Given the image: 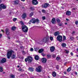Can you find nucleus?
<instances>
[{
	"mask_svg": "<svg viewBox=\"0 0 78 78\" xmlns=\"http://www.w3.org/2000/svg\"><path fill=\"white\" fill-rule=\"evenodd\" d=\"M15 52L12 50L7 52V58L8 59H10V57L11 56L12 53H14Z\"/></svg>",
	"mask_w": 78,
	"mask_h": 78,
	"instance_id": "nucleus-1",
	"label": "nucleus"
},
{
	"mask_svg": "<svg viewBox=\"0 0 78 78\" xmlns=\"http://www.w3.org/2000/svg\"><path fill=\"white\" fill-rule=\"evenodd\" d=\"M49 40V37L48 36H46L43 38L42 40V41L44 43H48Z\"/></svg>",
	"mask_w": 78,
	"mask_h": 78,
	"instance_id": "nucleus-2",
	"label": "nucleus"
},
{
	"mask_svg": "<svg viewBox=\"0 0 78 78\" xmlns=\"http://www.w3.org/2000/svg\"><path fill=\"white\" fill-rule=\"evenodd\" d=\"M24 33H27L28 30V28L26 26H23L21 27Z\"/></svg>",
	"mask_w": 78,
	"mask_h": 78,
	"instance_id": "nucleus-3",
	"label": "nucleus"
},
{
	"mask_svg": "<svg viewBox=\"0 0 78 78\" xmlns=\"http://www.w3.org/2000/svg\"><path fill=\"white\" fill-rule=\"evenodd\" d=\"M35 70L37 72H41L42 71V66H39L35 69Z\"/></svg>",
	"mask_w": 78,
	"mask_h": 78,
	"instance_id": "nucleus-4",
	"label": "nucleus"
},
{
	"mask_svg": "<svg viewBox=\"0 0 78 78\" xmlns=\"http://www.w3.org/2000/svg\"><path fill=\"white\" fill-rule=\"evenodd\" d=\"M57 39L59 42H62V36L61 35H58L57 37Z\"/></svg>",
	"mask_w": 78,
	"mask_h": 78,
	"instance_id": "nucleus-5",
	"label": "nucleus"
},
{
	"mask_svg": "<svg viewBox=\"0 0 78 78\" xmlns=\"http://www.w3.org/2000/svg\"><path fill=\"white\" fill-rule=\"evenodd\" d=\"M32 4L33 5H37L38 4V1L37 0H32Z\"/></svg>",
	"mask_w": 78,
	"mask_h": 78,
	"instance_id": "nucleus-6",
	"label": "nucleus"
},
{
	"mask_svg": "<svg viewBox=\"0 0 78 78\" xmlns=\"http://www.w3.org/2000/svg\"><path fill=\"white\" fill-rule=\"evenodd\" d=\"M49 5V4L48 3H45L44 4H43L42 5V8H47L48 6Z\"/></svg>",
	"mask_w": 78,
	"mask_h": 78,
	"instance_id": "nucleus-7",
	"label": "nucleus"
},
{
	"mask_svg": "<svg viewBox=\"0 0 78 78\" xmlns=\"http://www.w3.org/2000/svg\"><path fill=\"white\" fill-rule=\"evenodd\" d=\"M31 22L33 23H36V20L35 19L33 18L31 20L29 21L28 23H29V24H31Z\"/></svg>",
	"mask_w": 78,
	"mask_h": 78,
	"instance_id": "nucleus-8",
	"label": "nucleus"
},
{
	"mask_svg": "<svg viewBox=\"0 0 78 78\" xmlns=\"http://www.w3.org/2000/svg\"><path fill=\"white\" fill-rule=\"evenodd\" d=\"M0 7L1 9H5L6 8V6L5 5L3 4H1L0 5Z\"/></svg>",
	"mask_w": 78,
	"mask_h": 78,
	"instance_id": "nucleus-9",
	"label": "nucleus"
},
{
	"mask_svg": "<svg viewBox=\"0 0 78 78\" xmlns=\"http://www.w3.org/2000/svg\"><path fill=\"white\" fill-rule=\"evenodd\" d=\"M41 61L43 63H46L47 62V58H43L41 59Z\"/></svg>",
	"mask_w": 78,
	"mask_h": 78,
	"instance_id": "nucleus-10",
	"label": "nucleus"
},
{
	"mask_svg": "<svg viewBox=\"0 0 78 78\" xmlns=\"http://www.w3.org/2000/svg\"><path fill=\"white\" fill-rule=\"evenodd\" d=\"M28 61L29 62H31L33 61V58L31 56H28L27 57Z\"/></svg>",
	"mask_w": 78,
	"mask_h": 78,
	"instance_id": "nucleus-11",
	"label": "nucleus"
},
{
	"mask_svg": "<svg viewBox=\"0 0 78 78\" xmlns=\"http://www.w3.org/2000/svg\"><path fill=\"white\" fill-rule=\"evenodd\" d=\"M22 19H25L26 17H27V13H23L21 16Z\"/></svg>",
	"mask_w": 78,
	"mask_h": 78,
	"instance_id": "nucleus-12",
	"label": "nucleus"
},
{
	"mask_svg": "<svg viewBox=\"0 0 78 78\" xmlns=\"http://www.w3.org/2000/svg\"><path fill=\"white\" fill-rule=\"evenodd\" d=\"M50 50L51 52L54 51L55 50V47L53 46H52L50 48Z\"/></svg>",
	"mask_w": 78,
	"mask_h": 78,
	"instance_id": "nucleus-13",
	"label": "nucleus"
},
{
	"mask_svg": "<svg viewBox=\"0 0 78 78\" xmlns=\"http://www.w3.org/2000/svg\"><path fill=\"white\" fill-rule=\"evenodd\" d=\"M6 62V59L5 58H3L1 60V62L2 63H5V62Z\"/></svg>",
	"mask_w": 78,
	"mask_h": 78,
	"instance_id": "nucleus-14",
	"label": "nucleus"
},
{
	"mask_svg": "<svg viewBox=\"0 0 78 78\" xmlns=\"http://www.w3.org/2000/svg\"><path fill=\"white\" fill-rule=\"evenodd\" d=\"M51 22L52 24H55L56 23V19L54 18L52 19Z\"/></svg>",
	"mask_w": 78,
	"mask_h": 78,
	"instance_id": "nucleus-15",
	"label": "nucleus"
},
{
	"mask_svg": "<svg viewBox=\"0 0 78 78\" xmlns=\"http://www.w3.org/2000/svg\"><path fill=\"white\" fill-rule=\"evenodd\" d=\"M6 34L7 35H9V29L7 28L5 30Z\"/></svg>",
	"mask_w": 78,
	"mask_h": 78,
	"instance_id": "nucleus-16",
	"label": "nucleus"
},
{
	"mask_svg": "<svg viewBox=\"0 0 78 78\" xmlns=\"http://www.w3.org/2000/svg\"><path fill=\"white\" fill-rule=\"evenodd\" d=\"M66 16H70L71 15V12L69 11H67L66 12Z\"/></svg>",
	"mask_w": 78,
	"mask_h": 78,
	"instance_id": "nucleus-17",
	"label": "nucleus"
},
{
	"mask_svg": "<svg viewBox=\"0 0 78 78\" xmlns=\"http://www.w3.org/2000/svg\"><path fill=\"white\" fill-rule=\"evenodd\" d=\"M34 58L35 60L36 61H38L39 59V57L38 55H36L34 56Z\"/></svg>",
	"mask_w": 78,
	"mask_h": 78,
	"instance_id": "nucleus-18",
	"label": "nucleus"
},
{
	"mask_svg": "<svg viewBox=\"0 0 78 78\" xmlns=\"http://www.w3.org/2000/svg\"><path fill=\"white\" fill-rule=\"evenodd\" d=\"M54 35L55 36H56L58 35H59V31H57L56 32H55L54 33Z\"/></svg>",
	"mask_w": 78,
	"mask_h": 78,
	"instance_id": "nucleus-19",
	"label": "nucleus"
},
{
	"mask_svg": "<svg viewBox=\"0 0 78 78\" xmlns=\"http://www.w3.org/2000/svg\"><path fill=\"white\" fill-rule=\"evenodd\" d=\"M28 70L30 72H33L34 71V68L31 67H29L28 68Z\"/></svg>",
	"mask_w": 78,
	"mask_h": 78,
	"instance_id": "nucleus-20",
	"label": "nucleus"
},
{
	"mask_svg": "<svg viewBox=\"0 0 78 78\" xmlns=\"http://www.w3.org/2000/svg\"><path fill=\"white\" fill-rule=\"evenodd\" d=\"M52 75L53 77H55L56 76V73L55 71L53 72L52 73Z\"/></svg>",
	"mask_w": 78,
	"mask_h": 78,
	"instance_id": "nucleus-21",
	"label": "nucleus"
},
{
	"mask_svg": "<svg viewBox=\"0 0 78 78\" xmlns=\"http://www.w3.org/2000/svg\"><path fill=\"white\" fill-rule=\"evenodd\" d=\"M44 51V49L42 48L40 49L38 51V53H42L43 51Z\"/></svg>",
	"mask_w": 78,
	"mask_h": 78,
	"instance_id": "nucleus-22",
	"label": "nucleus"
},
{
	"mask_svg": "<svg viewBox=\"0 0 78 78\" xmlns=\"http://www.w3.org/2000/svg\"><path fill=\"white\" fill-rule=\"evenodd\" d=\"M15 5H18L19 4V1L17 0H16L15 1H13Z\"/></svg>",
	"mask_w": 78,
	"mask_h": 78,
	"instance_id": "nucleus-23",
	"label": "nucleus"
},
{
	"mask_svg": "<svg viewBox=\"0 0 78 78\" xmlns=\"http://www.w3.org/2000/svg\"><path fill=\"white\" fill-rule=\"evenodd\" d=\"M56 22H57V23H60V22H61V20H60V19H59V18H57L56 19Z\"/></svg>",
	"mask_w": 78,
	"mask_h": 78,
	"instance_id": "nucleus-24",
	"label": "nucleus"
},
{
	"mask_svg": "<svg viewBox=\"0 0 78 78\" xmlns=\"http://www.w3.org/2000/svg\"><path fill=\"white\" fill-rule=\"evenodd\" d=\"M16 57V55H15L14 54H13L11 56V58L12 59H14Z\"/></svg>",
	"mask_w": 78,
	"mask_h": 78,
	"instance_id": "nucleus-25",
	"label": "nucleus"
},
{
	"mask_svg": "<svg viewBox=\"0 0 78 78\" xmlns=\"http://www.w3.org/2000/svg\"><path fill=\"white\" fill-rule=\"evenodd\" d=\"M66 45H67L66 44H65L64 43H62V46L63 47H66Z\"/></svg>",
	"mask_w": 78,
	"mask_h": 78,
	"instance_id": "nucleus-26",
	"label": "nucleus"
},
{
	"mask_svg": "<svg viewBox=\"0 0 78 78\" xmlns=\"http://www.w3.org/2000/svg\"><path fill=\"white\" fill-rule=\"evenodd\" d=\"M16 29V27L15 26H13L11 28V30L13 31H14Z\"/></svg>",
	"mask_w": 78,
	"mask_h": 78,
	"instance_id": "nucleus-27",
	"label": "nucleus"
},
{
	"mask_svg": "<svg viewBox=\"0 0 78 78\" xmlns=\"http://www.w3.org/2000/svg\"><path fill=\"white\" fill-rule=\"evenodd\" d=\"M74 39H75V38H74V37H72V36H70V39L71 41H73V40H74Z\"/></svg>",
	"mask_w": 78,
	"mask_h": 78,
	"instance_id": "nucleus-28",
	"label": "nucleus"
},
{
	"mask_svg": "<svg viewBox=\"0 0 78 78\" xmlns=\"http://www.w3.org/2000/svg\"><path fill=\"white\" fill-rule=\"evenodd\" d=\"M58 25H59V27H62V25H63L62 23H58Z\"/></svg>",
	"mask_w": 78,
	"mask_h": 78,
	"instance_id": "nucleus-29",
	"label": "nucleus"
},
{
	"mask_svg": "<svg viewBox=\"0 0 78 78\" xmlns=\"http://www.w3.org/2000/svg\"><path fill=\"white\" fill-rule=\"evenodd\" d=\"M3 68L2 67L0 66V72H2L3 71Z\"/></svg>",
	"mask_w": 78,
	"mask_h": 78,
	"instance_id": "nucleus-30",
	"label": "nucleus"
},
{
	"mask_svg": "<svg viewBox=\"0 0 78 78\" xmlns=\"http://www.w3.org/2000/svg\"><path fill=\"white\" fill-rule=\"evenodd\" d=\"M35 22H36L37 23H39L40 22L39 20H38V19H36L35 20Z\"/></svg>",
	"mask_w": 78,
	"mask_h": 78,
	"instance_id": "nucleus-31",
	"label": "nucleus"
},
{
	"mask_svg": "<svg viewBox=\"0 0 78 78\" xmlns=\"http://www.w3.org/2000/svg\"><path fill=\"white\" fill-rule=\"evenodd\" d=\"M70 70H71V68L70 67H69L67 69V71L68 72H70Z\"/></svg>",
	"mask_w": 78,
	"mask_h": 78,
	"instance_id": "nucleus-32",
	"label": "nucleus"
},
{
	"mask_svg": "<svg viewBox=\"0 0 78 78\" xmlns=\"http://www.w3.org/2000/svg\"><path fill=\"white\" fill-rule=\"evenodd\" d=\"M39 48H34V50L35 51H37L38 50H39Z\"/></svg>",
	"mask_w": 78,
	"mask_h": 78,
	"instance_id": "nucleus-33",
	"label": "nucleus"
},
{
	"mask_svg": "<svg viewBox=\"0 0 78 78\" xmlns=\"http://www.w3.org/2000/svg\"><path fill=\"white\" fill-rule=\"evenodd\" d=\"M34 14H33V12H31L29 14L30 17H31V16H33Z\"/></svg>",
	"mask_w": 78,
	"mask_h": 78,
	"instance_id": "nucleus-34",
	"label": "nucleus"
},
{
	"mask_svg": "<svg viewBox=\"0 0 78 78\" xmlns=\"http://www.w3.org/2000/svg\"><path fill=\"white\" fill-rule=\"evenodd\" d=\"M56 59L57 61H59V60L61 59V58L59 57H57L56 58Z\"/></svg>",
	"mask_w": 78,
	"mask_h": 78,
	"instance_id": "nucleus-35",
	"label": "nucleus"
},
{
	"mask_svg": "<svg viewBox=\"0 0 78 78\" xmlns=\"http://www.w3.org/2000/svg\"><path fill=\"white\" fill-rule=\"evenodd\" d=\"M47 58L48 59L50 58H51V55H47Z\"/></svg>",
	"mask_w": 78,
	"mask_h": 78,
	"instance_id": "nucleus-36",
	"label": "nucleus"
},
{
	"mask_svg": "<svg viewBox=\"0 0 78 78\" xmlns=\"http://www.w3.org/2000/svg\"><path fill=\"white\" fill-rule=\"evenodd\" d=\"M59 66H58V65H57L56 66V69H57V70H59Z\"/></svg>",
	"mask_w": 78,
	"mask_h": 78,
	"instance_id": "nucleus-37",
	"label": "nucleus"
},
{
	"mask_svg": "<svg viewBox=\"0 0 78 78\" xmlns=\"http://www.w3.org/2000/svg\"><path fill=\"white\" fill-rule=\"evenodd\" d=\"M10 77H11V78H15V76L14 75H11L10 76Z\"/></svg>",
	"mask_w": 78,
	"mask_h": 78,
	"instance_id": "nucleus-38",
	"label": "nucleus"
},
{
	"mask_svg": "<svg viewBox=\"0 0 78 78\" xmlns=\"http://www.w3.org/2000/svg\"><path fill=\"white\" fill-rule=\"evenodd\" d=\"M65 40H66V37L65 36H64L62 41H65Z\"/></svg>",
	"mask_w": 78,
	"mask_h": 78,
	"instance_id": "nucleus-39",
	"label": "nucleus"
},
{
	"mask_svg": "<svg viewBox=\"0 0 78 78\" xmlns=\"http://www.w3.org/2000/svg\"><path fill=\"white\" fill-rule=\"evenodd\" d=\"M20 24L21 25H24V24H23V21H20Z\"/></svg>",
	"mask_w": 78,
	"mask_h": 78,
	"instance_id": "nucleus-40",
	"label": "nucleus"
},
{
	"mask_svg": "<svg viewBox=\"0 0 78 78\" xmlns=\"http://www.w3.org/2000/svg\"><path fill=\"white\" fill-rule=\"evenodd\" d=\"M17 18H15L13 19V22H16L17 20Z\"/></svg>",
	"mask_w": 78,
	"mask_h": 78,
	"instance_id": "nucleus-41",
	"label": "nucleus"
},
{
	"mask_svg": "<svg viewBox=\"0 0 78 78\" xmlns=\"http://www.w3.org/2000/svg\"><path fill=\"white\" fill-rule=\"evenodd\" d=\"M30 9L31 11H33L34 9V8L32 7L30 8Z\"/></svg>",
	"mask_w": 78,
	"mask_h": 78,
	"instance_id": "nucleus-42",
	"label": "nucleus"
},
{
	"mask_svg": "<svg viewBox=\"0 0 78 78\" xmlns=\"http://www.w3.org/2000/svg\"><path fill=\"white\" fill-rule=\"evenodd\" d=\"M50 39L51 40V41H52L53 40V38L52 37H50Z\"/></svg>",
	"mask_w": 78,
	"mask_h": 78,
	"instance_id": "nucleus-43",
	"label": "nucleus"
},
{
	"mask_svg": "<svg viewBox=\"0 0 78 78\" xmlns=\"http://www.w3.org/2000/svg\"><path fill=\"white\" fill-rule=\"evenodd\" d=\"M41 55H42V56H45L46 55L44 53H42Z\"/></svg>",
	"mask_w": 78,
	"mask_h": 78,
	"instance_id": "nucleus-44",
	"label": "nucleus"
},
{
	"mask_svg": "<svg viewBox=\"0 0 78 78\" xmlns=\"http://www.w3.org/2000/svg\"><path fill=\"white\" fill-rule=\"evenodd\" d=\"M42 12L43 13H45V10L44 9H42Z\"/></svg>",
	"mask_w": 78,
	"mask_h": 78,
	"instance_id": "nucleus-45",
	"label": "nucleus"
},
{
	"mask_svg": "<svg viewBox=\"0 0 78 78\" xmlns=\"http://www.w3.org/2000/svg\"><path fill=\"white\" fill-rule=\"evenodd\" d=\"M52 58H56V55H55V54H53L52 56Z\"/></svg>",
	"mask_w": 78,
	"mask_h": 78,
	"instance_id": "nucleus-46",
	"label": "nucleus"
},
{
	"mask_svg": "<svg viewBox=\"0 0 78 78\" xmlns=\"http://www.w3.org/2000/svg\"><path fill=\"white\" fill-rule=\"evenodd\" d=\"M42 19L44 20L45 19V16H43L42 17Z\"/></svg>",
	"mask_w": 78,
	"mask_h": 78,
	"instance_id": "nucleus-47",
	"label": "nucleus"
},
{
	"mask_svg": "<svg viewBox=\"0 0 78 78\" xmlns=\"http://www.w3.org/2000/svg\"><path fill=\"white\" fill-rule=\"evenodd\" d=\"M25 61L26 62H27L28 61V58H25Z\"/></svg>",
	"mask_w": 78,
	"mask_h": 78,
	"instance_id": "nucleus-48",
	"label": "nucleus"
},
{
	"mask_svg": "<svg viewBox=\"0 0 78 78\" xmlns=\"http://www.w3.org/2000/svg\"><path fill=\"white\" fill-rule=\"evenodd\" d=\"M65 51H66V54H68V53H69V51H67V50H65Z\"/></svg>",
	"mask_w": 78,
	"mask_h": 78,
	"instance_id": "nucleus-49",
	"label": "nucleus"
},
{
	"mask_svg": "<svg viewBox=\"0 0 78 78\" xmlns=\"http://www.w3.org/2000/svg\"><path fill=\"white\" fill-rule=\"evenodd\" d=\"M75 23L76 25H78V21H76L75 22Z\"/></svg>",
	"mask_w": 78,
	"mask_h": 78,
	"instance_id": "nucleus-50",
	"label": "nucleus"
},
{
	"mask_svg": "<svg viewBox=\"0 0 78 78\" xmlns=\"http://www.w3.org/2000/svg\"><path fill=\"white\" fill-rule=\"evenodd\" d=\"M22 52L23 55H25V51H22Z\"/></svg>",
	"mask_w": 78,
	"mask_h": 78,
	"instance_id": "nucleus-51",
	"label": "nucleus"
},
{
	"mask_svg": "<svg viewBox=\"0 0 78 78\" xmlns=\"http://www.w3.org/2000/svg\"><path fill=\"white\" fill-rule=\"evenodd\" d=\"M34 49H33V48H30V51H34Z\"/></svg>",
	"mask_w": 78,
	"mask_h": 78,
	"instance_id": "nucleus-52",
	"label": "nucleus"
},
{
	"mask_svg": "<svg viewBox=\"0 0 78 78\" xmlns=\"http://www.w3.org/2000/svg\"><path fill=\"white\" fill-rule=\"evenodd\" d=\"M19 71L20 72H21V71H22V69H21L20 68H19Z\"/></svg>",
	"mask_w": 78,
	"mask_h": 78,
	"instance_id": "nucleus-53",
	"label": "nucleus"
},
{
	"mask_svg": "<svg viewBox=\"0 0 78 78\" xmlns=\"http://www.w3.org/2000/svg\"><path fill=\"white\" fill-rule=\"evenodd\" d=\"M70 55H71V56H73V53L72 52H71L70 53Z\"/></svg>",
	"mask_w": 78,
	"mask_h": 78,
	"instance_id": "nucleus-54",
	"label": "nucleus"
},
{
	"mask_svg": "<svg viewBox=\"0 0 78 78\" xmlns=\"http://www.w3.org/2000/svg\"><path fill=\"white\" fill-rule=\"evenodd\" d=\"M74 73H75V75H78V73H77V72H75Z\"/></svg>",
	"mask_w": 78,
	"mask_h": 78,
	"instance_id": "nucleus-55",
	"label": "nucleus"
},
{
	"mask_svg": "<svg viewBox=\"0 0 78 78\" xmlns=\"http://www.w3.org/2000/svg\"><path fill=\"white\" fill-rule=\"evenodd\" d=\"M75 31H73L72 33V34H75Z\"/></svg>",
	"mask_w": 78,
	"mask_h": 78,
	"instance_id": "nucleus-56",
	"label": "nucleus"
},
{
	"mask_svg": "<svg viewBox=\"0 0 78 78\" xmlns=\"http://www.w3.org/2000/svg\"><path fill=\"white\" fill-rule=\"evenodd\" d=\"M2 36V34H0V38H1Z\"/></svg>",
	"mask_w": 78,
	"mask_h": 78,
	"instance_id": "nucleus-57",
	"label": "nucleus"
},
{
	"mask_svg": "<svg viewBox=\"0 0 78 78\" xmlns=\"http://www.w3.org/2000/svg\"><path fill=\"white\" fill-rule=\"evenodd\" d=\"M7 38L8 39H10V37L9 36L7 37Z\"/></svg>",
	"mask_w": 78,
	"mask_h": 78,
	"instance_id": "nucleus-58",
	"label": "nucleus"
},
{
	"mask_svg": "<svg viewBox=\"0 0 78 78\" xmlns=\"http://www.w3.org/2000/svg\"><path fill=\"white\" fill-rule=\"evenodd\" d=\"M1 31H2V32H3V33H5V31H4V30H1Z\"/></svg>",
	"mask_w": 78,
	"mask_h": 78,
	"instance_id": "nucleus-59",
	"label": "nucleus"
},
{
	"mask_svg": "<svg viewBox=\"0 0 78 78\" xmlns=\"http://www.w3.org/2000/svg\"><path fill=\"white\" fill-rule=\"evenodd\" d=\"M64 74H65V75H66V74H67V73L66 72H64Z\"/></svg>",
	"mask_w": 78,
	"mask_h": 78,
	"instance_id": "nucleus-60",
	"label": "nucleus"
},
{
	"mask_svg": "<svg viewBox=\"0 0 78 78\" xmlns=\"http://www.w3.org/2000/svg\"><path fill=\"white\" fill-rule=\"evenodd\" d=\"M66 20H67V21H69V19H67V18H66Z\"/></svg>",
	"mask_w": 78,
	"mask_h": 78,
	"instance_id": "nucleus-61",
	"label": "nucleus"
},
{
	"mask_svg": "<svg viewBox=\"0 0 78 78\" xmlns=\"http://www.w3.org/2000/svg\"><path fill=\"white\" fill-rule=\"evenodd\" d=\"M65 25H67V23H65Z\"/></svg>",
	"mask_w": 78,
	"mask_h": 78,
	"instance_id": "nucleus-62",
	"label": "nucleus"
},
{
	"mask_svg": "<svg viewBox=\"0 0 78 78\" xmlns=\"http://www.w3.org/2000/svg\"><path fill=\"white\" fill-rule=\"evenodd\" d=\"M22 2H25V0H21Z\"/></svg>",
	"mask_w": 78,
	"mask_h": 78,
	"instance_id": "nucleus-63",
	"label": "nucleus"
},
{
	"mask_svg": "<svg viewBox=\"0 0 78 78\" xmlns=\"http://www.w3.org/2000/svg\"><path fill=\"white\" fill-rule=\"evenodd\" d=\"M76 38L77 40H78V36L76 37Z\"/></svg>",
	"mask_w": 78,
	"mask_h": 78,
	"instance_id": "nucleus-64",
	"label": "nucleus"
}]
</instances>
